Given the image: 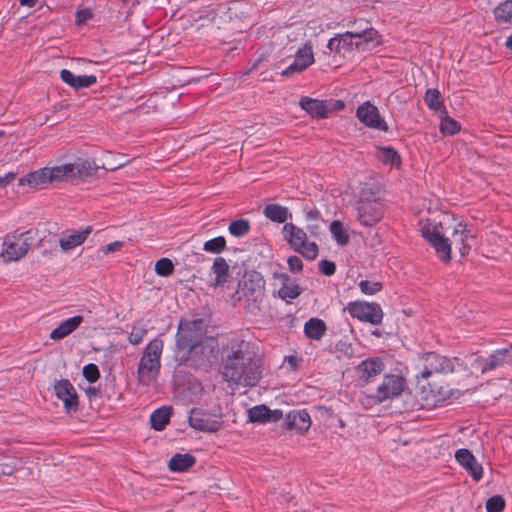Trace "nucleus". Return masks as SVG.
Segmentation results:
<instances>
[{
  "mask_svg": "<svg viewBox=\"0 0 512 512\" xmlns=\"http://www.w3.org/2000/svg\"><path fill=\"white\" fill-rule=\"evenodd\" d=\"M82 322L83 317L81 315L70 317L61 322L50 332V338L52 340H61L74 332Z\"/></svg>",
  "mask_w": 512,
  "mask_h": 512,
  "instance_id": "nucleus-24",
  "label": "nucleus"
},
{
  "mask_svg": "<svg viewBox=\"0 0 512 512\" xmlns=\"http://www.w3.org/2000/svg\"><path fill=\"white\" fill-rule=\"evenodd\" d=\"M279 278L282 281V286L278 290V296L281 299L289 302L302 293L300 286L295 281L291 280L288 274H280Z\"/></svg>",
  "mask_w": 512,
  "mask_h": 512,
  "instance_id": "nucleus-27",
  "label": "nucleus"
},
{
  "mask_svg": "<svg viewBox=\"0 0 512 512\" xmlns=\"http://www.w3.org/2000/svg\"><path fill=\"white\" fill-rule=\"evenodd\" d=\"M345 310L352 318L372 325L381 324L384 317L381 306L376 302L351 301Z\"/></svg>",
  "mask_w": 512,
  "mask_h": 512,
  "instance_id": "nucleus-12",
  "label": "nucleus"
},
{
  "mask_svg": "<svg viewBox=\"0 0 512 512\" xmlns=\"http://www.w3.org/2000/svg\"><path fill=\"white\" fill-rule=\"evenodd\" d=\"M83 376L90 383H95L100 378L98 366L94 363H88L83 367Z\"/></svg>",
  "mask_w": 512,
  "mask_h": 512,
  "instance_id": "nucleus-45",
  "label": "nucleus"
},
{
  "mask_svg": "<svg viewBox=\"0 0 512 512\" xmlns=\"http://www.w3.org/2000/svg\"><path fill=\"white\" fill-rule=\"evenodd\" d=\"M512 352V345L508 348H502L494 351L488 357H486L485 367H483V373H488L499 367H502L506 363L510 362Z\"/></svg>",
  "mask_w": 512,
  "mask_h": 512,
  "instance_id": "nucleus-25",
  "label": "nucleus"
},
{
  "mask_svg": "<svg viewBox=\"0 0 512 512\" xmlns=\"http://www.w3.org/2000/svg\"><path fill=\"white\" fill-rule=\"evenodd\" d=\"M505 507V501L502 496L495 495L490 497L486 502L487 512H501Z\"/></svg>",
  "mask_w": 512,
  "mask_h": 512,
  "instance_id": "nucleus-46",
  "label": "nucleus"
},
{
  "mask_svg": "<svg viewBox=\"0 0 512 512\" xmlns=\"http://www.w3.org/2000/svg\"><path fill=\"white\" fill-rule=\"evenodd\" d=\"M93 172V163L88 159L80 158L73 163L48 167L50 183L55 181H70L76 178L87 177L92 175Z\"/></svg>",
  "mask_w": 512,
  "mask_h": 512,
  "instance_id": "nucleus-11",
  "label": "nucleus"
},
{
  "mask_svg": "<svg viewBox=\"0 0 512 512\" xmlns=\"http://www.w3.org/2000/svg\"><path fill=\"white\" fill-rule=\"evenodd\" d=\"M195 457L191 454H175L168 463V468L172 472H184L195 464Z\"/></svg>",
  "mask_w": 512,
  "mask_h": 512,
  "instance_id": "nucleus-31",
  "label": "nucleus"
},
{
  "mask_svg": "<svg viewBox=\"0 0 512 512\" xmlns=\"http://www.w3.org/2000/svg\"><path fill=\"white\" fill-rule=\"evenodd\" d=\"M171 408L163 406L152 412L150 416L151 427L157 431L163 430L169 423Z\"/></svg>",
  "mask_w": 512,
  "mask_h": 512,
  "instance_id": "nucleus-32",
  "label": "nucleus"
},
{
  "mask_svg": "<svg viewBox=\"0 0 512 512\" xmlns=\"http://www.w3.org/2000/svg\"><path fill=\"white\" fill-rule=\"evenodd\" d=\"M86 394L89 398H92V397H97L99 395V389L96 388V387H88L86 389Z\"/></svg>",
  "mask_w": 512,
  "mask_h": 512,
  "instance_id": "nucleus-54",
  "label": "nucleus"
},
{
  "mask_svg": "<svg viewBox=\"0 0 512 512\" xmlns=\"http://www.w3.org/2000/svg\"><path fill=\"white\" fill-rule=\"evenodd\" d=\"M306 69L307 68H305L303 65H301L299 62H297L294 59V61L286 69H284L281 72V75L282 76H290V75L301 73Z\"/></svg>",
  "mask_w": 512,
  "mask_h": 512,
  "instance_id": "nucleus-50",
  "label": "nucleus"
},
{
  "mask_svg": "<svg viewBox=\"0 0 512 512\" xmlns=\"http://www.w3.org/2000/svg\"><path fill=\"white\" fill-rule=\"evenodd\" d=\"M284 239L289 246L307 260H314L318 255V246L315 242L307 241V234L293 223H285L282 229Z\"/></svg>",
  "mask_w": 512,
  "mask_h": 512,
  "instance_id": "nucleus-10",
  "label": "nucleus"
},
{
  "mask_svg": "<svg viewBox=\"0 0 512 512\" xmlns=\"http://www.w3.org/2000/svg\"><path fill=\"white\" fill-rule=\"evenodd\" d=\"M154 269L157 275L167 277L173 273L174 265L170 259L161 258L156 261Z\"/></svg>",
  "mask_w": 512,
  "mask_h": 512,
  "instance_id": "nucleus-42",
  "label": "nucleus"
},
{
  "mask_svg": "<svg viewBox=\"0 0 512 512\" xmlns=\"http://www.w3.org/2000/svg\"><path fill=\"white\" fill-rule=\"evenodd\" d=\"M124 246V242L122 241H114L104 246L101 250L104 255H108L117 251H120Z\"/></svg>",
  "mask_w": 512,
  "mask_h": 512,
  "instance_id": "nucleus-53",
  "label": "nucleus"
},
{
  "mask_svg": "<svg viewBox=\"0 0 512 512\" xmlns=\"http://www.w3.org/2000/svg\"><path fill=\"white\" fill-rule=\"evenodd\" d=\"M461 129L460 123L450 116L441 118L440 131L444 135H454Z\"/></svg>",
  "mask_w": 512,
  "mask_h": 512,
  "instance_id": "nucleus-40",
  "label": "nucleus"
},
{
  "mask_svg": "<svg viewBox=\"0 0 512 512\" xmlns=\"http://www.w3.org/2000/svg\"><path fill=\"white\" fill-rule=\"evenodd\" d=\"M223 416V409L219 404L213 406L209 411L194 408L190 411L188 422L195 430L213 433L222 429Z\"/></svg>",
  "mask_w": 512,
  "mask_h": 512,
  "instance_id": "nucleus-9",
  "label": "nucleus"
},
{
  "mask_svg": "<svg viewBox=\"0 0 512 512\" xmlns=\"http://www.w3.org/2000/svg\"><path fill=\"white\" fill-rule=\"evenodd\" d=\"M300 107L305 110L309 115L316 118H326L328 108L325 101L310 98L307 96L301 97L299 101Z\"/></svg>",
  "mask_w": 512,
  "mask_h": 512,
  "instance_id": "nucleus-26",
  "label": "nucleus"
},
{
  "mask_svg": "<svg viewBox=\"0 0 512 512\" xmlns=\"http://www.w3.org/2000/svg\"><path fill=\"white\" fill-rule=\"evenodd\" d=\"M486 363V357H482V356H474L472 355L471 358H470V365L473 369L477 370V371H480L481 374H484L483 373V367H485Z\"/></svg>",
  "mask_w": 512,
  "mask_h": 512,
  "instance_id": "nucleus-52",
  "label": "nucleus"
},
{
  "mask_svg": "<svg viewBox=\"0 0 512 512\" xmlns=\"http://www.w3.org/2000/svg\"><path fill=\"white\" fill-rule=\"evenodd\" d=\"M38 0H19L21 6L33 8L36 6Z\"/></svg>",
  "mask_w": 512,
  "mask_h": 512,
  "instance_id": "nucleus-55",
  "label": "nucleus"
},
{
  "mask_svg": "<svg viewBox=\"0 0 512 512\" xmlns=\"http://www.w3.org/2000/svg\"><path fill=\"white\" fill-rule=\"evenodd\" d=\"M424 102L431 110L441 111L444 109L442 95L438 89H427L424 96Z\"/></svg>",
  "mask_w": 512,
  "mask_h": 512,
  "instance_id": "nucleus-34",
  "label": "nucleus"
},
{
  "mask_svg": "<svg viewBox=\"0 0 512 512\" xmlns=\"http://www.w3.org/2000/svg\"><path fill=\"white\" fill-rule=\"evenodd\" d=\"M212 272L215 274L214 287H224L230 278L229 265L225 258L216 257L213 261Z\"/></svg>",
  "mask_w": 512,
  "mask_h": 512,
  "instance_id": "nucleus-28",
  "label": "nucleus"
},
{
  "mask_svg": "<svg viewBox=\"0 0 512 512\" xmlns=\"http://www.w3.org/2000/svg\"><path fill=\"white\" fill-rule=\"evenodd\" d=\"M294 59L305 68L311 66L314 63V53L312 46L305 44L303 47L299 48L295 53Z\"/></svg>",
  "mask_w": 512,
  "mask_h": 512,
  "instance_id": "nucleus-37",
  "label": "nucleus"
},
{
  "mask_svg": "<svg viewBox=\"0 0 512 512\" xmlns=\"http://www.w3.org/2000/svg\"><path fill=\"white\" fill-rule=\"evenodd\" d=\"M288 267L291 272L297 273L300 272L303 268V263L300 257L293 255L290 256L287 260Z\"/></svg>",
  "mask_w": 512,
  "mask_h": 512,
  "instance_id": "nucleus-51",
  "label": "nucleus"
},
{
  "mask_svg": "<svg viewBox=\"0 0 512 512\" xmlns=\"http://www.w3.org/2000/svg\"><path fill=\"white\" fill-rule=\"evenodd\" d=\"M385 368L381 358L373 357L363 360L356 367L358 377L363 381H369L371 378L380 374Z\"/></svg>",
  "mask_w": 512,
  "mask_h": 512,
  "instance_id": "nucleus-20",
  "label": "nucleus"
},
{
  "mask_svg": "<svg viewBox=\"0 0 512 512\" xmlns=\"http://www.w3.org/2000/svg\"><path fill=\"white\" fill-rule=\"evenodd\" d=\"M356 116L365 126L379 131L387 132L388 125L380 116L378 108L369 101L358 106Z\"/></svg>",
  "mask_w": 512,
  "mask_h": 512,
  "instance_id": "nucleus-13",
  "label": "nucleus"
},
{
  "mask_svg": "<svg viewBox=\"0 0 512 512\" xmlns=\"http://www.w3.org/2000/svg\"><path fill=\"white\" fill-rule=\"evenodd\" d=\"M406 380L398 374H386L378 385L376 392L383 402L398 397L404 390Z\"/></svg>",
  "mask_w": 512,
  "mask_h": 512,
  "instance_id": "nucleus-14",
  "label": "nucleus"
},
{
  "mask_svg": "<svg viewBox=\"0 0 512 512\" xmlns=\"http://www.w3.org/2000/svg\"><path fill=\"white\" fill-rule=\"evenodd\" d=\"M378 158L384 164H389L391 166H400L401 157L398 152L391 147H381L379 148Z\"/></svg>",
  "mask_w": 512,
  "mask_h": 512,
  "instance_id": "nucleus-35",
  "label": "nucleus"
},
{
  "mask_svg": "<svg viewBox=\"0 0 512 512\" xmlns=\"http://www.w3.org/2000/svg\"><path fill=\"white\" fill-rule=\"evenodd\" d=\"M283 418L280 409L271 410L265 405H256L248 410V419L253 423L277 422Z\"/></svg>",
  "mask_w": 512,
  "mask_h": 512,
  "instance_id": "nucleus-19",
  "label": "nucleus"
},
{
  "mask_svg": "<svg viewBox=\"0 0 512 512\" xmlns=\"http://www.w3.org/2000/svg\"><path fill=\"white\" fill-rule=\"evenodd\" d=\"M455 459L475 481H479L483 477L481 464L478 463L475 456L468 449H458L455 452Z\"/></svg>",
  "mask_w": 512,
  "mask_h": 512,
  "instance_id": "nucleus-16",
  "label": "nucleus"
},
{
  "mask_svg": "<svg viewBox=\"0 0 512 512\" xmlns=\"http://www.w3.org/2000/svg\"><path fill=\"white\" fill-rule=\"evenodd\" d=\"M17 464L18 461L12 457L0 456V475H11Z\"/></svg>",
  "mask_w": 512,
  "mask_h": 512,
  "instance_id": "nucleus-43",
  "label": "nucleus"
},
{
  "mask_svg": "<svg viewBox=\"0 0 512 512\" xmlns=\"http://www.w3.org/2000/svg\"><path fill=\"white\" fill-rule=\"evenodd\" d=\"M354 210L360 226L370 228L379 223L385 214L384 200L371 188H364L356 201Z\"/></svg>",
  "mask_w": 512,
  "mask_h": 512,
  "instance_id": "nucleus-4",
  "label": "nucleus"
},
{
  "mask_svg": "<svg viewBox=\"0 0 512 512\" xmlns=\"http://www.w3.org/2000/svg\"><path fill=\"white\" fill-rule=\"evenodd\" d=\"M494 17L500 24H512V0L500 3L494 9Z\"/></svg>",
  "mask_w": 512,
  "mask_h": 512,
  "instance_id": "nucleus-33",
  "label": "nucleus"
},
{
  "mask_svg": "<svg viewBox=\"0 0 512 512\" xmlns=\"http://www.w3.org/2000/svg\"><path fill=\"white\" fill-rule=\"evenodd\" d=\"M92 226H84L78 230H67L59 239L62 250L69 251L85 242L92 232Z\"/></svg>",
  "mask_w": 512,
  "mask_h": 512,
  "instance_id": "nucleus-17",
  "label": "nucleus"
},
{
  "mask_svg": "<svg viewBox=\"0 0 512 512\" xmlns=\"http://www.w3.org/2000/svg\"><path fill=\"white\" fill-rule=\"evenodd\" d=\"M33 237L29 231L18 232L5 236L2 242L0 258L5 263L14 262L25 257L33 244Z\"/></svg>",
  "mask_w": 512,
  "mask_h": 512,
  "instance_id": "nucleus-6",
  "label": "nucleus"
},
{
  "mask_svg": "<svg viewBox=\"0 0 512 512\" xmlns=\"http://www.w3.org/2000/svg\"><path fill=\"white\" fill-rule=\"evenodd\" d=\"M6 186H7V184H6L5 180L3 179V177H2V176H0V187H1V188H4V187H6Z\"/></svg>",
  "mask_w": 512,
  "mask_h": 512,
  "instance_id": "nucleus-60",
  "label": "nucleus"
},
{
  "mask_svg": "<svg viewBox=\"0 0 512 512\" xmlns=\"http://www.w3.org/2000/svg\"><path fill=\"white\" fill-rule=\"evenodd\" d=\"M329 230L338 245H346L348 243L349 235L339 220L332 221Z\"/></svg>",
  "mask_w": 512,
  "mask_h": 512,
  "instance_id": "nucleus-36",
  "label": "nucleus"
},
{
  "mask_svg": "<svg viewBox=\"0 0 512 512\" xmlns=\"http://www.w3.org/2000/svg\"><path fill=\"white\" fill-rule=\"evenodd\" d=\"M422 236L435 249L443 262L451 260V246L454 245L461 256H466L476 243V235L472 228L463 222L456 223L451 232V240L445 237L442 222L429 221L421 228Z\"/></svg>",
  "mask_w": 512,
  "mask_h": 512,
  "instance_id": "nucleus-1",
  "label": "nucleus"
},
{
  "mask_svg": "<svg viewBox=\"0 0 512 512\" xmlns=\"http://www.w3.org/2000/svg\"><path fill=\"white\" fill-rule=\"evenodd\" d=\"M317 215H318V211H310V212L308 213V217H309L310 219H316Z\"/></svg>",
  "mask_w": 512,
  "mask_h": 512,
  "instance_id": "nucleus-59",
  "label": "nucleus"
},
{
  "mask_svg": "<svg viewBox=\"0 0 512 512\" xmlns=\"http://www.w3.org/2000/svg\"><path fill=\"white\" fill-rule=\"evenodd\" d=\"M359 401L365 409H370L377 404L383 403L382 399L378 397L377 392L370 395L364 394L360 397Z\"/></svg>",
  "mask_w": 512,
  "mask_h": 512,
  "instance_id": "nucleus-48",
  "label": "nucleus"
},
{
  "mask_svg": "<svg viewBox=\"0 0 512 512\" xmlns=\"http://www.w3.org/2000/svg\"><path fill=\"white\" fill-rule=\"evenodd\" d=\"M421 360L423 362V369L419 375H417V379L426 380L434 374L452 373L457 367L463 366L459 358H448L435 352L424 354Z\"/></svg>",
  "mask_w": 512,
  "mask_h": 512,
  "instance_id": "nucleus-8",
  "label": "nucleus"
},
{
  "mask_svg": "<svg viewBox=\"0 0 512 512\" xmlns=\"http://www.w3.org/2000/svg\"><path fill=\"white\" fill-rule=\"evenodd\" d=\"M5 180L6 184L8 185L12 180L15 179L16 173L15 172H8L4 176H2Z\"/></svg>",
  "mask_w": 512,
  "mask_h": 512,
  "instance_id": "nucleus-56",
  "label": "nucleus"
},
{
  "mask_svg": "<svg viewBox=\"0 0 512 512\" xmlns=\"http://www.w3.org/2000/svg\"><path fill=\"white\" fill-rule=\"evenodd\" d=\"M361 292L366 295H374L382 289L380 282L361 280L358 284Z\"/></svg>",
  "mask_w": 512,
  "mask_h": 512,
  "instance_id": "nucleus-44",
  "label": "nucleus"
},
{
  "mask_svg": "<svg viewBox=\"0 0 512 512\" xmlns=\"http://www.w3.org/2000/svg\"><path fill=\"white\" fill-rule=\"evenodd\" d=\"M87 15H89V12H87V11H83V12H81V13L79 12V13L77 14V17H78L79 21H82L83 19H85V18H86V16H87Z\"/></svg>",
  "mask_w": 512,
  "mask_h": 512,
  "instance_id": "nucleus-58",
  "label": "nucleus"
},
{
  "mask_svg": "<svg viewBox=\"0 0 512 512\" xmlns=\"http://www.w3.org/2000/svg\"><path fill=\"white\" fill-rule=\"evenodd\" d=\"M326 324L322 319L310 318L304 324V334L306 337L312 340H321L326 332Z\"/></svg>",
  "mask_w": 512,
  "mask_h": 512,
  "instance_id": "nucleus-30",
  "label": "nucleus"
},
{
  "mask_svg": "<svg viewBox=\"0 0 512 512\" xmlns=\"http://www.w3.org/2000/svg\"><path fill=\"white\" fill-rule=\"evenodd\" d=\"M264 216L275 223H286L288 219L292 218V214L287 207L280 204H268L263 209Z\"/></svg>",
  "mask_w": 512,
  "mask_h": 512,
  "instance_id": "nucleus-29",
  "label": "nucleus"
},
{
  "mask_svg": "<svg viewBox=\"0 0 512 512\" xmlns=\"http://www.w3.org/2000/svg\"><path fill=\"white\" fill-rule=\"evenodd\" d=\"M18 184L20 186H29L31 188H44L50 184L48 176V167H44L33 172L26 174L19 178Z\"/></svg>",
  "mask_w": 512,
  "mask_h": 512,
  "instance_id": "nucleus-23",
  "label": "nucleus"
},
{
  "mask_svg": "<svg viewBox=\"0 0 512 512\" xmlns=\"http://www.w3.org/2000/svg\"><path fill=\"white\" fill-rule=\"evenodd\" d=\"M222 375L226 381L243 386H255L258 383L261 370L249 342L241 340L231 344L230 353L223 362Z\"/></svg>",
  "mask_w": 512,
  "mask_h": 512,
  "instance_id": "nucleus-2",
  "label": "nucleus"
},
{
  "mask_svg": "<svg viewBox=\"0 0 512 512\" xmlns=\"http://www.w3.org/2000/svg\"><path fill=\"white\" fill-rule=\"evenodd\" d=\"M285 421L288 429H295L299 433L307 432L311 426L310 415L305 409L291 411Z\"/></svg>",
  "mask_w": 512,
  "mask_h": 512,
  "instance_id": "nucleus-22",
  "label": "nucleus"
},
{
  "mask_svg": "<svg viewBox=\"0 0 512 512\" xmlns=\"http://www.w3.org/2000/svg\"><path fill=\"white\" fill-rule=\"evenodd\" d=\"M226 248V239L223 236H218L207 240L203 245V250L208 253L220 254Z\"/></svg>",
  "mask_w": 512,
  "mask_h": 512,
  "instance_id": "nucleus-39",
  "label": "nucleus"
},
{
  "mask_svg": "<svg viewBox=\"0 0 512 512\" xmlns=\"http://www.w3.org/2000/svg\"><path fill=\"white\" fill-rule=\"evenodd\" d=\"M355 36L357 41L365 42V43H375L379 44L380 41L378 40L379 34L378 31L375 30L372 27L366 28L362 30L361 32H355Z\"/></svg>",
  "mask_w": 512,
  "mask_h": 512,
  "instance_id": "nucleus-41",
  "label": "nucleus"
},
{
  "mask_svg": "<svg viewBox=\"0 0 512 512\" xmlns=\"http://www.w3.org/2000/svg\"><path fill=\"white\" fill-rule=\"evenodd\" d=\"M163 347L160 338H154L146 345L137 368L139 384L149 386L156 381L161 368Z\"/></svg>",
  "mask_w": 512,
  "mask_h": 512,
  "instance_id": "nucleus-5",
  "label": "nucleus"
},
{
  "mask_svg": "<svg viewBox=\"0 0 512 512\" xmlns=\"http://www.w3.org/2000/svg\"><path fill=\"white\" fill-rule=\"evenodd\" d=\"M146 334L147 329L144 326L134 325L128 336V340L131 344L137 345L143 340Z\"/></svg>",
  "mask_w": 512,
  "mask_h": 512,
  "instance_id": "nucleus-47",
  "label": "nucleus"
},
{
  "mask_svg": "<svg viewBox=\"0 0 512 512\" xmlns=\"http://www.w3.org/2000/svg\"><path fill=\"white\" fill-rule=\"evenodd\" d=\"M356 39L355 32L347 31L343 34H338L328 41L327 48L330 51L336 53H345L346 51H352L353 48H359L361 46L360 41H354Z\"/></svg>",
  "mask_w": 512,
  "mask_h": 512,
  "instance_id": "nucleus-18",
  "label": "nucleus"
},
{
  "mask_svg": "<svg viewBox=\"0 0 512 512\" xmlns=\"http://www.w3.org/2000/svg\"><path fill=\"white\" fill-rule=\"evenodd\" d=\"M265 281L257 271L245 272L238 283L236 292L232 295L234 304L246 299L254 305L261 302L264 296Z\"/></svg>",
  "mask_w": 512,
  "mask_h": 512,
  "instance_id": "nucleus-7",
  "label": "nucleus"
},
{
  "mask_svg": "<svg viewBox=\"0 0 512 512\" xmlns=\"http://www.w3.org/2000/svg\"><path fill=\"white\" fill-rule=\"evenodd\" d=\"M54 391L56 397L63 402L64 409L67 413L77 410V392L68 379L56 380L54 383Z\"/></svg>",
  "mask_w": 512,
  "mask_h": 512,
  "instance_id": "nucleus-15",
  "label": "nucleus"
},
{
  "mask_svg": "<svg viewBox=\"0 0 512 512\" xmlns=\"http://www.w3.org/2000/svg\"><path fill=\"white\" fill-rule=\"evenodd\" d=\"M228 231L234 237H243L250 231V222L246 219L234 220L229 224Z\"/></svg>",
  "mask_w": 512,
  "mask_h": 512,
  "instance_id": "nucleus-38",
  "label": "nucleus"
},
{
  "mask_svg": "<svg viewBox=\"0 0 512 512\" xmlns=\"http://www.w3.org/2000/svg\"><path fill=\"white\" fill-rule=\"evenodd\" d=\"M319 271L326 276H331L336 271V265L332 261L323 259L319 262Z\"/></svg>",
  "mask_w": 512,
  "mask_h": 512,
  "instance_id": "nucleus-49",
  "label": "nucleus"
},
{
  "mask_svg": "<svg viewBox=\"0 0 512 512\" xmlns=\"http://www.w3.org/2000/svg\"><path fill=\"white\" fill-rule=\"evenodd\" d=\"M287 363L292 367V368H296L297 365H298V360L296 357L294 356H289L287 357Z\"/></svg>",
  "mask_w": 512,
  "mask_h": 512,
  "instance_id": "nucleus-57",
  "label": "nucleus"
},
{
  "mask_svg": "<svg viewBox=\"0 0 512 512\" xmlns=\"http://www.w3.org/2000/svg\"><path fill=\"white\" fill-rule=\"evenodd\" d=\"M61 80L75 90L88 88L97 82L95 75H75L68 69L60 71Z\"/></svg>",
  "mask_w": 512,
  "mask_h": 512,
  "instance_id": "nucleus-21",
  "label": "nucleus"
},
{
  "mask_svg": "<svg viewBox=\"0 0 512 512\" xmlns=\"http://www.w3.org/2000/svg\"><path fill=\"white\" fill-rule=\"evenodd\" d=\"M175 338L181 362L188 361L192 353L205 354L206 349L212 352L217 344L214 338L207 336V324L202 318L181 319Z\"/></svg>",
  "mask_w": 512,
  "mask_h": 512,
  "instance_id": "nucleus-3",
  "label": "nucleus"
}]
</instances>
